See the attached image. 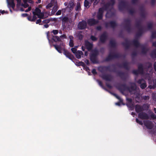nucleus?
<instances>
[{
	"instance_id": "f257e3e1",
	"label": "nucleus",
	"mask_w": 156,
	"mask_h": 156,
	"mask_svg": "<svg viewBox=\"0 0 156 156\" xmlns=\"http://www.w3.org/2000/svg\"><path fill=\"white\" fill-rule=\"evenodd\" d=\"M49 42L51 45V43H53L55 42L56 44H53V46L56 50L59 53L62 52V51H64V54L65 56L72 60L74 58L73 55L71 54L67 50L65 49V44L61 40H48Z\"/></svg>"
},
{
	"instance_id": "f03ea898",
	"label": "nucleus",
	"mask_w": 156,
	"mask_h": 156,
	"mask_svg": "<svg viewBox=\"0 0 156 156\" xmlns=\"http://www.w3.org/2000/svg\"><path fill=\"white\" fill-rule=\"evenodd\" d=\"M115 3L114 0H110V3L107 4L102 8L99 9L97 17L98 20L101 19L103 17V13L105 10H108L111 8Z\"/></svg>"
},
{
	"instance_id": "7ed1b4c3",
	"label": "nucleus",
	"mask_w": 156,
	"mask_h": 156,
	"mask_svg": "<svg viewBox=\"0 0 156 156\" xmlns=\"http://www.w3.org/2000/svg\"><path fill=\"white\" fill-rule=\"evenodd\" d=\"M99 52L98 50L96 48L94 49L90 54V60L93 63H97V58L99 55Z\"/></svg>"
},
{
	"instance_id": "20e7f679",
	"label": "nucleus",
	"mask_w": 156,
	"mask_h": 156,
	"mask_svg": "<svg viewBox=\"0 0 156 156\" xmlns=\"http://www.w3.org/2000/svg\"><path fill=\"white\" fill-rule=\"evenodd\" d=\"M121 57V55L119 53H114L112 55L111 52H110L108 56L105 58V62H108L115 58H119Z\"/></svg>"
},
{
	"instance_id": "39448f33",
	"label": "nucleus",
	"mask_w": 156,
	"mask_h": 156,
	"mask_svg": "<svg viewBox=\"0 0 156 156\" xmlns=\"http://www.w3.org/2000/svg\"><path fill=\"white\" fill-rule=\"evenodd\" d=\"M33 15H36L40 19H44V14L41 12V10L38 8H36L33 11Z\"/></svg>"
},
{
	"instance_id": "423d86ee",
	"label": "nucleus",
	"mask_w": 156,
	"mask_h": 156,
	"mask_svg": "<svg viewBox=\"0 0 156 156\" xmlns=\"http://www.w3.org/2000/svg\"><path fill=\"white\" fill-rule=\"evenodd\" d=\"M117 87L118 90L121 92H123L126 90H128V88H129V87L127 86L125 83L119 84Z\"/></svg>"
},
{
	"instance_id": "0eeeda50",
	"label": "nucleus",
	"mask_w": 156,
	"mask_h": 156,
	"mask_svg": "<svg viewBox=\"0 0 156 156\" xmlns=\"http://www.w3.org/2000/svg\"><path fill=\"white\" fill-rule=\"evenodd\" d=\"M137 83L139 84H140V87L142 89H144L147 86L146 83L144 79H141L138 80Z\"/></svg>"
},
{
	"instance_id": "6e6552de",
	"label": "nucleus",
	"mask_w": 156,
	"mask_h": 156,
	"mask_svg": "<svg viewBox=\"0 0 156 156\" xmlns=\"http://www.w3.org/2000/svg\"><path fill=\"white\" fill-rule=\"evenodd\" d=\"M138 117L142 119L147 120L149 119L148 115L146 112H142L138 114Z\"/></svg>"
},
{
	"instance_id": "1a4fd4ad",
	"label": "nucleus",
	"mask_w": 156,
	"mask_h": 156,
	"mask_svg": "<svg viewBox=\"0 0 156 156\" xmlns=\"http://www.w3.org/2000/svg\"><path fill=\"white\" fill-rule=\"evenodd\" d=\"M144 125L148 129H151L154 126L152 122L149 120H146L144 122Z\"/></svg>"
},
{
	"instance_id": "9d476101",
	"label": "nucleus",
	"mask_w": 156,
	"mask_h": 156,
	"mask_svg": "<svg viewBox=\"0 0 156 156\" xmlns=\"http://www.w3.org/2000/svg\"><path fill=\"white\" fill-rule=\"evenodd\" d=\"M100 71L101 72H103L104 71H112L113 72H115V71L114 70L111 71L110 70V66H104L100 67L99 68Z\"/></svg>"
},
{
	"instance_id": "9b49d317",
	"label": "nucleus",
	"mask_w": 156,
	"mask_h": 156,
	"mask_svg": "<svg viewBox=\"0 0 156 156\" xmlns=\"http://www.w3.org/2000/svg\"><path fill=\"white\" fill-rule=\"evenodd\" d=\"M140 48L142 49L141 52L144 55H146L149 50V49L147 47V45L145 44H141Z\"/></svg>"
},
{
	"instance_id": "f8f14e48",
	"label": "nucleus",
	"mask_w": 156,
	"mask_h": 156,
	"mask_svg": "<svg viewBox=\"0 0 156 156\" xmlns=\"http://www.w3.org/2000/svg\"><path fill=\"white\" fill-rule=\"evenodd\" d=\"M129 63L127 62H123L122 64H119L118 66L120 68H123L127 70H129L130 67L129 66Z\"/></svg>"
},
{
	"instance_id": "ddd939ff",
	"label": "nucleus",
	"mask_w": 156,
	"mask_h": 156,
	"mask_svg": "<svg viewBox=\"0 0 156 156\" xmlns=\"http://www.w3.org/2000/svg\"><path fill=\"white\" fill-rule=\"evenodd\" d=\"M129 84L131 86L130 87H129V88H128V90L130 92H132L133 91L136 90V84L132 82H130Z\"/></svg>"
},
{
	"instance_id": "4468645a",
	"label": "nucleus",
	"mask_w": 156,
	"mask_h": 156,
	"mask_svg": "<svg viewBox=\"0 0 156 156\" xmlns=\"http://www.w3.org/2000/svg\"><path fill=\"white\" fill-rule=\"evenodd\" d=\"M101 77L103 79L108 81H111L112 79L111 75L108 74H103L101 76Z\"/></svg>"
},
{
	"instance_id": "2eb2a0df",
	"label": "nucleus",
	"mask_w": 156,
	"mask_h": 156,
	"mask_svg": "<svg viewBox=\"0 0 156 156\" xmlns=\"http://www.w3.org/2000/svg\"><path fill=\"white\" fill-rule=\"evenodd\" d=\"M87 27V23L85 21L80 22L78 25V27L80 29L85 28Z\"/></svg>"
},
{
	"instance_id": "dca6fc26",
	"label": "nucleus",
	"mask_w": 156,
	"mask_h": 156,
	"mask_svg": "<svg viewBox=\"0 0 156 156\" xmlns=\"http://www.w3.org/2000/svg\"><path fill=\"white\" fill-rule=\"evenodd\" d=\"M87 40L85 41V46L87 50L88 51H90L93 48V45L92 43L89 42Z\"/></svg>"
},
{
	"instance_id": "f3484780",
	"label": "nucleus",
	"mask_w": 156,
	"mask_h": 156,
	"mask_svg": "<svg viewBox=\"0 0 156 156\" xmlns=\"http://www.w3.org/2000/svg\"><path fill=\"white\" fill-rule=\"evenodd\" d=\"M135 110L137 113L141 112L144 111L143 107L137 104L135 106Z\"/></svg>"
},
{
	"instance_id": "a211bd4d",
	"label": "nucleus",
	"mask_w": 156,
	"mask_h": 156,
	"mask_svg": "<svg viewBox=\"0 0 156 156\" xmlns=\"http://www.w3.org/2000/svg\"><path fill=\"white\" fill-rule=\"evenodd\" d=\"M126 41L122 42V46L124 47L125 49L126 50H127L129 49L130 46V43L128 41V40H125Z\"/></svg>"
},
{
	"instance_id": "6ab92c4d",
	"label": "nucleus",
	"mask_w": 156,
	"mask_h": 156,
	"mask_svg": "<svg viewBox=\"0 0 156 156\" xmlns=\"http://www.w3.org/2000/svg\"><path fill=\"white\" fill-rule=\"evenodd\" d=\"M118 76L123 81H126V76L124 73L122 72H119L117 73Z\"/></svg>"
},
{
	"instance_id": "aec40b11",
	"label": "nucleus",
	"mask_w": 156,
	"mask_h": 156,
	"mask_svg": "<svg viewBox=\"0 0 156 156\" xmlns=\"http://www.w3.org/2000/svg\"><path fill=\"white\" fill-rule=\"evenodd\" d=\"M133 40L132 42L133 45L136 48L140 47L141 46V45L142 44H140V43L138 41L139 40Z\"/></svg>"
},
{
	"instance_id": "412c9836",
	"label": "nucleus",
	"mask_w": 156,
	"mask_h": 156,
	"mask_svg": "<svg viewBox=\"0 0 156 156\" xmlns=\"http://www.w3.org/2000/svg\"><path fill=\"white\" fill-rule=\"evenodd\" d=\"M137 70L139 72L140 74H143L144 72V69L143 65L142 64L140 63L138 65Z\"/></svg>"
},
{
	"instance_id": "4be33fe9",
	"label": "nucleus",
	"mask_w": 156,
	"mask_h": 156,
	"mask_svg": "<svg viewBox=\"0 0 156 156\" xmlns=\"http://www.w3.org/2000/svg\"><path fill=\"white\" fill-rule=\"evenodd\" d=\"M98 21H96L95 19H89L87 21L88 23L90 25L95 24L98 23Z\"/></svg>"
},
{
	"instance_id": "5701e85b",
	"label": "nucleus",
	"mask_w": 156,
	"mask_h": 156,
	"mask_svg": "<svg viewBox=\"0 0 156 156\" xmlns=\"http://www.w3.org/2000/svg\"><path fill=\"white\" fill-rule=\"evenodd\" d=\"M109 42V45L111 48H115L116 47L117 44L114 40H110Z\"/></svg>"
},
{
	"instance_id": "b1692460",
	"label": "nucleus",
	"mask_w": 156,
	"mask_h": 156,
	"mask_svg": "<svg viewBox=\"0 0 156 156\" xmlns=\"http://www.w3.org/2000/svg\"><path fill=\"white\" fill-rule=\"evenodd\" d=\"M47 38L51 39H59L58 37L57 36H54L52 34H50L49 32L47 33Z\"/></svg>"
},
{
	"instance_id": "393cba45",
	"label": "nucleus",
	"mask_w": 156,
	"mask_h": 156,
	"mask_svg": "<svg viewBox=\"0 0 156 156\" xmlns=\"http://www.w3.org/2000/svg\"><path fill=\"white\" fill-rule=\"evenodd\" d=\"M83 55V53L81 51H78L76 52L75 55L77 58L80 59L81 58V56Z\"/></svg>"
},
{
	"instance_id": "a878e982",
	"label": "nucleus",
	"mask_w": 156,
	"mask_h": 156,
	"mask_svg": "<svg viewBox=\"0 0 156 156\" xmlns=\"http://www.w3.org/2000/svg\"><path fill=\"white\" fill-rule=\"evenodd\" d=\"M76 38L82 39L83 38V33L81 32H77L76 33Z\"/></svg>"
},
{
	"instance_id": "bb28decb",
	"label": "nucleus",
	"mask_w": 156,
	"mask_h": 156,
	"mask_svg": "<svg viewBox=\"0 0 156 156\" xmlns=\"http://www.w3.org/2000/svg\"><path fill=\"white\" fill-rule=\"evenodd\" d=\"M8 4L12 8H14L15 5L13 2V0H7Z\"/></svg>"
},
{
	"instance_id": "cd10ccee",
	"label": "nucleus",
	"mask_w": 156,
	"mask_h": 156,
	"mask_svg": "<svg viewBox=\"0 0 156 156\" xmlns=\"http://www.w3.org/2000/svg\"><path fill=\"white\" fill-rule=\"evenodd\" d=\"M150 55L152 58H156V49H154L151 51Z\"/></svg>"
},
{
	"instance_id": "c85d7f7f",
	"label": "nucleus",
	"mask_w": 156,
	"mask_h": 156,
	"mask_svg": "<svg viewBox=\"0 0 156 156\" xmlns=\"http://www.w3.org/2000/svg\"><path fill=\"white\" fill-rule=\"evenodd\" d=\"M74 5V2L73 1H69L68 5L67 6V7L69 8L70 9V10H71L73 8Z\"/></svg>"
},
{
	"instance_id": "c756f323",
	"label": "nucleus",
	"mask_w": 156,
	"mask_h": 156,
	"mask_svg": "<svg viewBox=\"0 0 156 156\" xmlns=\"http://www.w3.org/2000/svg\"><path fill=\"white\" fill-rule=\"evenodd\" d=\"M97 82H98L99 85L102 88H103V89H104L105 90H106V91H108L104 87V86H103V83L101 81H100L99 80H97Z\"/></svg>"
},
{
	"instance_id": "7c9ffc66",
	"label": "nucleus",
	"mask_w": 156,
	"mask_h": 156,
	"mask_svg": "<svg viewBox=\"0 0 156 156\" xmlns=\"http://www.w3.org/2000/svg\"><path fill=\"white\" fill-rule=\"evenodd\" d=\"M114 96L117 99H118L120 102H123L122 99L117 94L113 93V94Z\"/></svg>"
},
{
	"instance_id": "2f4dec72",
	"label": "nucleus",
	"mask_w": 156,
	"mask_h": 156,
	"mask_svg": "<svg viewBox=\"0 0 156 156\" xmlns=\"http://www.w3.org/2000/svg\"><path fill=\"white\" fill-rule=\"evenodd\" d=\"M154 84L152 85H149L148 87L150 89H154L156 87V81L154 82V81H153Z\"/></svg>"
},
{
	"instance_id": "473e14b6",
	"label": "nucleus",
	"mask_w": 156,
	"mask_h": 156,
	"mask_svg": "<svg viewBox=\"0 0 156 156\" xmlns=\"http://www.w3.org/2000/svg\"><path fill=\"white\" fill-rule=\"evenodd\" d=\"M142 106L143 107L144 111L147 110L149 108V105L147 104H143Z\"/></svg>"
},
{
	"instance_id": "72a5a7b5",
	"label": "nucleus",
	"mask_w": 156,
	"mask_h": 156,
	"mask_svg": "<svg viewBox=\"0 0 156 156\" xmlns=\"http://www.w3.org/2000/svg\"><path fill=\"white\" fill-rule=\"evenodd\" d=\"M84 6L86 7L89 8L90 6V3L87 0H85L84 2Z\"/></svg>"
},
{
	"instance_id": "f704fd0d",
	"label": "nucleus",
	"mask_w": 156,
	"mask_h": 156,
	"mask_svg": "<svg viewBox=\"0 0 156 156\" xmlns=\"http://www.w3.org/2000/svg\"><path fill=\"white\" fill-rule=\"evenodd\" d=\"M107 36V34L106 33H104L101 35L100 39H105L106 38Z\"/></svg>"
},
{
	"instance_id": "c9c22d12",
	"label": "nucleus",
	"mask_w": 156,
	"mask_h": 156,
	"mask_svg": "<svg viewBox=\"0 0 156 156\" xmlns=\"http://www.w3.org/2000/svg\"><path fill=\"white\" fill-rule=\"evenodd\" d=\"M60 18L62 20V22H67L68 20V18L67 17H60Z\"/></svg>"
},
{
	"instance_id": "e433bc0d",
	"label": "nucleus",
	"mask_w": 156,
	"mask_h": 156,
	"mask_svg": "<svg viewBox=\"0 0 156 156\" xmlns=\"http://www.w3.org/2000/svg\"><path fill=\"white\" fill-rule=\"evenodd\" d=\"M132 73L133 74L136 76L140 74L138 70H133Z\"/></svg>"
},
{
	"instance_id": "4c0bfd02",
	"label": "nucleus",
	"mask_w": 156,
	"mask_h": 156,
	"mask_svg": "<svg viewBox=\"0 0 156 156\" xmlns=\"http://www.w3.org/2000/svg\"><path fill=\"white\" fill-rule=\"evenodd\" d=\"M109 25L111 27H114L116 25V24L115 22L112 21L110 22Z\"/></svg>"
},
{
	"instance_id": "58836bf2",
	"label": "nucleus",
	"mask_w": 156,
	"mask_h": 156,
	"mask_svg": "<svg viewBox=\"0 0 156 156\" xmlns=\"http://www.w3.org/2000/svg\"><path fill=\"white\" fill-rule=\"evenodd\" d=\"M151 117L153 119H156V115L152 112L150 115Z\"/></svg>"
},
{
	"instance_id": "ea45409f",
	"label": "nucleus",
	"mask_w": 156,
	"mask_h": 156,
	"mask_svg": "<svg viewBox=\"0 0 156 156\" xmlns=\"http://www.w3.org/2000/svg\"><path fill=\"white\" fill-rule=\"evenodd\" d=\"M53 4L54 3L51 2V3H49L48 5L46 6V9H48L51 7L53 5Z\"/></svg>"
},
{
	"instance_id": "a19ab883",
	"label": "nucleus",
	"mask_w": 156,
	"mask_h": 156,
	"mask_svg": "<svg viewBox=\"0 0 156 156\" xmlns=\"http://www.w3.org/2000/svg\"><path fill=\"white\" fill-rule=\"evenodd\" d=\"M99 1L100 0H90V2H94V5H96L98 3Z\"/></svg>"
},
{
	"instance_id": "79ce46f5",
	"label": "nucleus",
	"mask_w": 156,
	"mask_h": 156,
	"mask_svg": "<svg viewBox=\"0 0 156 156\" xmlns=\"http://www.w3.org/2000/svg\"><path fill=\"white\" fill-rule=\"evenodd\" d=\"M69 45L71 47H72L74 46L73 40H70Z\"/></svg>"
},
{
	"instance_id": "37998d69",
	"label": "nucleus",
	"mask_w": 156,
	"mask_h": 156,
	"mask_svg": "<svg viewBox=\"0 0 156 156\" xmlns=\"http://www.w3.org/2000/svg\"><path fill=\"white\" fill-rule=\"evenodd\" d=\"M80 9V5L79 3H78L76 8V10L77 11H79Z\"/></svg>"
},
{
	"instance_id": "c03bdc74",
	"label": "nucleus",
	"mask_w": 156,
	"mask_h": 156,
	"mask_svg": "<svg viewBox=\"0 0 156 156\" xmlns=\"http://www.w3.org/2000/svg\"><path fill=\"white\" fill-rule=\"evenodd\" d=\"M78 66H82L83 67H85V64L83 62H80L78 63Z\"/></svg>"
},
{
	"instance_id": "a18cd8bd",
	"label": "nucleus",
	"mask_w": 156,
	"mask_h": 156,
	"mask_svg": "<svg viewBox=\"0 0 156 156\" xmlns=\"http://www.w3.org/2000/svg\"><path fill=\"white\" fill-rule=\"evenodd\" d=\"M136 122L137 123H139V124L142 125L143 124V123L141 121H140L138 119L136 118Z\"/></svg>"
},
{
	"instance_id": "49530a36",
	"label": "nucleus",
	"mask_w": 156,
	"mask_h": 156,
	"mask_svg": "<svg viewBox=\"0 0 156 156\" xmlns=\"http://www.w3.org/2000/svg\"><path fill=\"white\" fill-rule=\"evenodd\" d=\"M151 36L153 38L156 37V31H154L152 32Z\"/></svg>"
},
{
	"instance_id": "de8ad7c7",
	"label": "nucleus",
	"mask_w": 156,
	"mask_h": 156,
	"mask_svg": "<svg viewBox=\"0 0 156 156\" xmlns=\"http://www.w3.org/2000/svg\"><path fill=\"white\" fill-rule=\"evenodd\" d=\"M152 26V23H150L148 24L147 26V29L149 30L151 29Z\"/></svg>"
},
{
	"instance_id": "09e8293b",
	"label": "nucleus",
	"mask_w": 156,
	"mask_h": 156,
	"mask_svg": "<svg viewBox=\"0 0 156 156\" xmlns=\"http://www.w3.org/2000/svg\"><path fill=\"white\" fill-rule=\"evenodd\" d=\"M105 49L104 48L102 47L100 48V52L102 54H103L105 52Z\"/></svg>"
},
{
	"instance_id": "8fccbe9b",
	"label": "nucleus",
	"mask_w": 156,
	"mask_h": 156,
	"mask_svg": "<svg viewBox=\"0 0 156 156\" xmlns=\"http://www.w3.org/2000/svg\"><path fill=\"white\" fill-rule=\"evenodd\" d=\"M143 98L144 100H149L150 98V97L148 96H145L143 97Z\"/></svg>"
},
{
	"instance_id": "3c124183",
	"label": "nucleus",
	"mask_w": 156,
	"mask_h": 156,
	"mask_svg": "<svg viewBox=\"0 0 156 156\" xmlns=\"http://www.w3.org/2000/svg\"><path fill=\"white\" fill-rule=\"evenodd\" d=\"M71 50L72 52L75 54L76 51V49L75 48H71Z\"/></svg>"
},
{
	"instance_id": "603ef678",
	"label": "nucleus",
	"mask_w": 156,
	"mask_h": 156,
	"mask_svg": "<svg viewBox=\"0 0 156 156\" xmlns=\"http://www.w3.org/2000/svg\"><path fill=\"white\" fill-rule=\"evenodd\" d=\"M51 33H52L56 35L58 34V31L57 30H53Z\"/></svg>"
},
{
	"instance_id": "864d4df0",
	"label": "nucleus",
	"mask_w": 156,
	"mask_h": 156,
	"mask_svg": "<svg viewBox=\"0 0 156 156\" xmlns=\"http://www.w3.org/2000/svg\"><path fill=\"white\" fill-rule=\"evenodd\" d=\"M146 64L147 65V68H150L152 67V64L151 62H148Z\"/></svg>"
},
{
	"instance_id": "5fc2aeb1",
	"label": "nucleus",
	"mask_w": 156,
	"mask_h": 156,
	"mask_svg": "<svg viewBox=\"0 0 156 156\" xmlns=\"http://www.w3.org/2000/svg\"><path fill=\"white\" fill-rule=\"evenodd\" d=\"M92 73L94 75H96L97 73L96 71V70L95 69H92Z\"/></svg>"
},
{
	"instance_id": "6e6d98bb",
	"label": "nucleus",
	"mask_w": 156,
	"mask_h": 156,
	"mask_svg": "<svg viewBox=\"0 0 156 156\" xmlns=\"http://www.w3.org/2000/svg\"><path fill=\"white\" fill-rule=\"evenodd\" d=\"M22 5L25 8H27L29 6L28 5L27 3V2L24 3V4H22Z\"/></svg>"
},
{
	"instance_id": "4d7b16f0",
	"label": "nucleus",
	"mask_w": 156,
	"mask_h": 156,
	"mask_svg": "<svg viewBox=\"0 0 156 156\" xmlns=\"http://www.w3.org/2000/svg\"><path fill=\"white\" fill-rule=\"evenodd\" d=\"M36 16H37L36 15H33L32 17V21H34L37 19Z\"/></svg>"
},
{
	"instance_id": "13d9d810",
	"label": "nucleus",
	"mask_w": 156,
	"mask_h": 156,
	"mask_svg": "<svg viewBox=\"0 0 156 156\" xmlns=\"http://www.w3.org/2000/svg\"><path fill=\"white\" fill-rule=\"evenodd\" d=\"M137 55V52L136 51H133L132 53V56H136Z\"/></svg>"
},
{
	"instance_id": "bf43d9fd",
	"label": "nucleus",
	"mask_w": 156,
	"mask_h": 156,
	"mask_svg": "<svg viewBox=\"0 0 156 156\" xmlns=\"http://www.w3.org/2000/svg\"><path fill=\"white\" fill-rule=\"evenodd\" d=\"M32 0H23L24 3L28 2L30 3H31L32 2Z\"/></svg>"
},
{
	"instance_id": "052dcab7",
	"label": "nucleus",
	"mask_w": 156,
	"mask_h": 156,
	"mask_svg": "<svg viewBox=\"0 0 156 156\" xmlns=\"http://www.w3.org/2000/svg\"><path fill=\"white\" fill-rule=\"evenodd\" d=\"M85 62L86 63L88 66H89L90 64V63L88 59H86L85 61Z\"/></svg>"
},
{
	"instance_id": "680f3d73",
	"label": "nucleus",
	"mask_w": 156,
	"mask_h": 156,
	"mask_svg": "<svg viewBox=\"0 0 156 156\" xmlns=\"http://www.w3.org/2000/svg\"><path fill=\"white\" fill-rule=\"evenodd\" d=\"M106 86H107V87H108L110 89H111L112 88V86L109 84L106 83Z\"/></svg>"
},
{
	"instance_id": "e2e57ef3",
	"label": "nucleus",
	"mask_w": 156,
	"mask_h": 156,
	"mask_svg": "<svg viewBox=\"0 0 156 156\" xmlns=\"http://www.w3.org/2000/svg\"><path fill=\"white\" fill-rule=\"evenodd\" d=\"M60 38H66L67 37L65 34H63L60 36Z\"/></svg>"
},
{
	"instance_id": "0e129e2a",
	"label": "nucleus",
	"mask_w": 156,
	"mask_h": 156,
	"mask_svg": "<svg viewBox=\"0 0 156 156\" xmlns=\"http://www.w3.org/2000/svg\"><path fill=\"white\" fill-rule=\"evenodd\" d=\"M61 10H59L56 12V15H61Z\"/></svg>"
},
{
	"instance_id": "69168bd1",
	"label": "nucleus",
	"mask_w": 156,
	"mask_h": 156,
	"mask_svg": "<svg viewBox=\"0 0 156 156\" xmlns=\"http://www.w3.org/2000/svg\"><path fill=\"white\" fill-rule=\"evenodd\" d=\"M153 99L155 101H156V94H154L153 96Z\"/></svg>"
},
{
	"instance_id": "338daca9",
	"label": "nucleus",
	"mask_w": 156,
	"mask_h": 156,
	"mask_svg": "<svg viewBox=\"0 0 156 156\" xmlns=\"http://www.w3.org/2000/svg\"><path fill=\"white\" fill-rule=\"evenodd\" d=\"M154 68L155 71H156V62H154Z\"/></svg>"
},
{
	"instance_id": "774afa93",
	"label": "nucleus",
	"mask_w": 156,
	"mask_h": 156,
	"mask_svg": "<svg viewBox=\"0 0 156 156\" xmlns=\"http://www.w3.org/2000/svg\"><path fill=\"white\" fill-rule=\"evenodd\" d=\"M152 46L155 47H156V41L153 43Z\"/></svg>"
}]
</instances>
